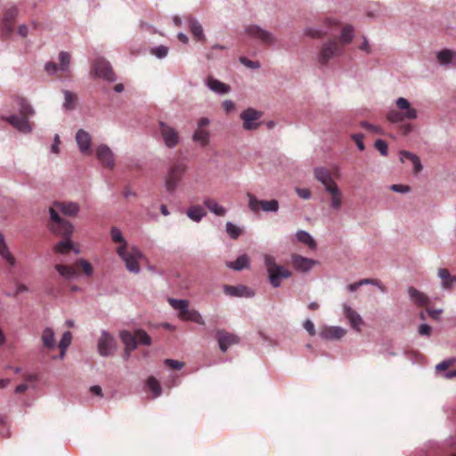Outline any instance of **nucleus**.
Segmentation results:
<instances>
[{
    "instance_id": "obj_1",
    "label": "nucleus",
    "mask_w": 456,
    "mask_h": 456,
    "mask_svg": "<svg viewBox=\"0 0 456 456\" xmlns=\"http://www.w3.org/2000/svg\"><path fill=\"white\" fill-rule=\"evenodd\" d=\"M263 263L265 272H267L268 281L273 288H279L281 285V280L289 278L292 273L284 266L276 263V258L270 254L263 255Z\"/></svg>"
},
{
    "instance_id": "obj_2",
    "label": "nucleus",
    "mask_w": 456,
    "mask_h": 456,
    "mask_svg": "<svg viewBox=\"0 0 456 456\" xmlns=\"http://www.w3.org/2000/svg\"><path fill=\"white\" fill-rule=\"evenodd\" d=\"M346 45L338 43L336 38H329L321 45L315 61L318 64L326 66L332 59L344 54V46Z\"/></svg>"
},
{
    "instance_id": "obj_3",
    "label": "nucleus",
    "mask_w": 456,
    "mask_h": 456,
    "mask_svg": "<svg viewBox=\"0 0 456 456\" xmlns=\"http://www.w3.org/2000/svg\"><path fill=\"white\" fill-rule=\"evenodd\" d=\"M188 167L183 161H176L169 167L166 177H164V188L168 193H174L180 184L181 179L185 175Z\"/></svg>"
},
{
    "instance_id": "obj_4",
    "label": "nucleus",
    "mask_w": 456,
    "mask_h": 456,
    "mask_svg": "<svg viewBox=\"0 0 456 456\" xmlns=\"http://www.w3.org/2000/svg\"><path fill=\"white\" fill-rule=\"evenodd\" d=\"M244 34L248 38L263 45H273L277 42L276 36L273 32L256 24H249L245 27Z\"/></svg>"
},
{
    "instance_id": "obj_5",
    "label": "nucleus",
    "mask_w": 456,
    "mask_h": 456,
    "mask_svg": "<svg viewBox=\"0 0 456 456\" xmlns=\"http://www.w3.org/2000/svg\"><path fill=\"white\" fill-rule=\"evenodd\" d=\"M117 255L121 257L125 262L127 271L131 273L138 274L141 268L138 265V260L143 257L141 251L135 246L130 247V248H125V247L117 248Z\"/></svg>"
},
{
    "instance_id": "obj_6",
    "label": "nucleus",
    "mask_w": 456,
    "mask_h": 456,
    "mask_svg": "<svg viewBox=\"0 0 456 456\" xmlns=\"http://www.w3.org/2000/svg\"><path fill=\"white\" fill-rule=\"evenodd\" d=\"M49 216H51L49 230L57 236L70 238L73 232L72 224L68 220L61 218L53 208H49Z\"/></svg>"
},
{
    "instance_id": "obj_7",
    "label": "nucleus",
    "mask_w": 456,
    "mask_h": 456,
    "mask_svg": "<svg viewBox=\"0 0 456 456\" xmlns=\"http://www.w3.org/2000/svg\"><path fill=\"white\" fill-rule=\"evenodd\" d=\"M248 208L255 214H257L259 210L265 213H276L279 211V201L277 200H257L256 196L248 194Z\"/></svg>"
},
{
    "instance_id": "obj_8",
    "label": "nucleus",
    "mask_w": 456,
    "mask_h": 456,
    "mask_svg": "<svg viewBox=\"0 0 456 456\" xmlns=\"http://www.w3.org/2000/svg\"><path fill=\"white\" fill-rule=\"evenodd\" d=\"M96 350H98L99 355L110 357L117 351V340L106 330H102L101 337L96 342Z\"/></svg>"
},
{
    "instance_id": "obj_9",
    "label": "nucleus",
    "mask_w": 456,
    "mask_h": 456,
    "mask_svg": "<svg viewBox=\"0 0 456 456\" xmlns=\"http://www.w3.org/2000/svg\"><path fill=\"white\" fill-rule=\"evenodd\" d=\"M263 112L256 110L254 108H247L240 113V118L242 121V128L245 131H255L261 126V118Z\"/></svg>"
},
{
    "instance_id": "obj_10",
    "label": "nucleus",
    "mask_w": 456,
    "mask_h": 456,
    "mask_svg": "<svg viewBox=\"0 0 456 456\" xmlns=\"http://www.w3.org/2000/svg\"><path fill=\"white\" fill-rule=\"evenodd\" d=\"M159 133L167 149H174L180 143V134L177 130L163 121L159 122Z\"/></svg>"
},
{
    "instance_id": "obj_11",
    "label": "nucleus",
    "mask_w": 456,
    "mask_h": 456,
    "mask_svg": "<svg viewBox=\"0 0 456 456\" xmlns=\"http://www.w3.org/2000/svg\"><path fill=\"white\" fill-rule=\"evenodd\" d=\"M19 9L18 6L10 4L7 5L4 12V17H2V33L4 37H10L13 32V21L18 17Z\"/></svg>"
},
{
    "instance_id": "obj_12",
    "label": "nucleus",
    "mask_w": 456,
    "mask_h": 456,
    "mask_svg": "<svg viewBox=\"0 0 456 456\" xmlns=\"http://www.w3.org/2000/svg\"><path fill=\"white\" fill-rule=\"evenodd\" d=\"M31 117L18 116L17 114H12L8 117H2V120L9 123L12 128L17 129L21 134H28L31 133L32 126L28 122V118Z\"/></svg>"
},
{
    "instance_id": "obj_13",
    "label": "nucleus",
    "mask_w": 456,
    "mask_h": 456,
    "mask_svg": "<svg viewBox=\"0 0 456 456\" xmlns=\"http://www.w3.org/2000/svg\"><path fill=\"white\" fill-rule=\"evenodd\" d=\"M94 72L95 76L103 78L106 81H115V74L112 72L111 65L102 58H99L94 61Z\"/></svg>"
},
{
    "instance_id": "obj_14",
    "label": "nucleus",
    "mask_w": 456,
    "mask_h": 456,
    "mask_svg": "<svg viewBox=\"0 0 456 456\" xmlns=\"http://www.w3.org/2000/svg\"><path fill=\"white\" fill-rule=\"evenodd\" d=\"M291 265L296 272L306 273L318 265V261L293 254L291 255Z\"/></svg>"
},
{
    "instance_id": "obj_15",
    "label": "nucleus",
    "mask_w": 456,
    "mask_h": 456,
    "mask_svg": "<svg viewBox=\"0 0 456 456\" xmlns=\"http://www.w3.org/2000/svg\"><path fill=\"white\" fill-rule=\"evenodd\" d=\"M75 141H77L80 153L85 156H90L92 154V137L87 131L83 128L78 129L77 135H75Z\"/></svg>"
},
{
    "instance_id": "obj_16",
    "label": "nucleus",
    "mask_w": 456,
    "mask_h": 456,
    "mask_svg": "<svg viewBox=\"0 0 456 456\" xmlns=\"http://www.w3.org/2000/svg\"><path fill=\"white\" fill-rule=\"evenodd\" d=\"M216 341H218L219 350L224 353L231 346L240 343V338L234 333H228L224 330H216Z\"/></svg>"
},
{
    "instance_id": "obj_17",
    "label": "nucleus",
    "mask_w": 456,
    "mask_h": 456,
    "mask_svg": "<svg viewBox=\"0 0 456 456\" xmlns=\"http://www.w3.org/2000/svg\"><path fill=\"white\" fill-rule=\"evenodd\" d=\"M49 209H54L68 217H75L77 216L80 207L73 201H56L53 203V208Z\"/></svg>"
},
{
    "instance_id": "obj_18",
    "label": "nucleus",
    "mask_w": 456,
    "mask_h": 456,
    "mask_svg": "<svg viewBox=\"0 0 456 456\" xmlns=\"http://www.w3.org/2000/svg\"><path fill=\"white\" fill-rule=\"evenodd\" d=\"M96 159H98L99 162H101L102 166L112 169L115 166V161H113V153L111 149L105 145L101 144L96 148Z\"/></svg>"
},
{
    "instance_id": "obj_19",
    "label": "nucleus",
    "mask_w": 456,
    "mask_h": 456,
    "mask_svg": "<svg viewBox=\"0 0 456 456\" xmlns=\"http://www.w3.org/2000/svg\"><path fill=\"white\" fill-rule=\"evenodd\" d=\"M224 293L233 297L250 298L254 297L253 290L244 285H224Z\"/></svg>"
},
{
    "instance_id": "obj_20",
    "label": "nucleus",
    "mask_w": 456,
    "mask_h": 456,
    "mask_svg": "<svg viewBox=\"0 0 456 456\" xmlns=\"http://www.w3.org/2000/svg\"><path fill=\"white\" fill-rule=\"evenodd\" d=\"M314 178L322 184L325 190L339 188L336 182L331 178V174L323 167H318L314 168Z\"/></svg>"
},
{
    "instance_id": "obj_21",
    "label": "nucleus",
    "mask_w": 456,
    "mask_h": 456,
    "mask_svg": "<svg viewBox=\"0 0 456 456\" xmlns=\"http://www.w3.org/2000/svg\"><path fill=\"white\" fill-rule=\"evenodd\" d=\"M323 23H325V26L328 28L331 26L337 25V20L333 18H326ZM326 28L307 27L304 30V35L312 38H322L329 33Z\"/></svg>"
},
{
    "instance_id": "obj_22",
    "label": "nucleus",
    "mask_w": 456,
    "mask_h": 456,
    "mask_svg": "<svg viewBox=\"0 0 456 456\" xmlns=\"http://www.w3.org/2000/svg\"><path fill=\"white\" fill-rule=\"evenodd\" d=\"M346 334L341 326H324L320 330V338L328 341L338 340Z\"/></svg>"
},
{
    "instance_id": "obj_23",
    "label": "nucleus",
    "mask_w": 456,
    "mask_h": 456,
    "mask_svg": "<svg viewBox=\"0 0 456 456\" xmlns=\"http://www.w3.org/2000/svg\"><path fill=\"white\" fill-rule=\"evenodd\" d=\"M205 86L209 91L217 95H225L230 93V86L221 82L219 79L213 77H208L205 79Z\"/></svg>"
},
{
    "instance_id": "obj_24",
    "label": "nucleus",
    "mask_w": 456,
    "mask_h": 456,
    "mask_svg": "<svg viewBox=\"0 0 456 456\" xmlns=\"http://www.w3.org/2000/svg\"><path fill=\"white\" fill-rule=\"evenodd\" d=\"M343 314L348 320L352 329L360 332L361 326L362 325V318H361L360 314L346 304L343 305Z\"/></svg>"
},
{
    "instance_id": "obj_25",
    "label": "nucleus",
    "mask_w": 456,
    "mask_h": 456,
    "mask_svg": "<svg viewBox=\"0 0 456 456\" xmlns=\"http://www.w3.org/2000/svg\"><path fill=\"white\" fill-rule=\"evenodd\" d=\"M0 259L6 262L11 268L16 267V259L5 241L4 235L0 232Z\"/></svg>"
},
{
    "instance_id": "obj_26",
    "label": "nucleus",
    "mask_w": 456,
    "mask_h": 456,
    "mask_svg": "<svg viewBox=\"0 0 456 456\" xmlns=\"http://www.w3.org/2000/svg\"><path fill=\"white\" fill-rule=\"evenodd\" d=\"M395 106L398 110H395L401 113H403L409 119H416L418 118V112L414 108L410 105V102L403 97H398L395 100Z\"/></svg>"
},
{
    "instance_id": "obj_27",
    "label": "nucleus",
    "mask_w": 456,
    "mask_h": 456,
    "mask_svg": "<svg viewBox=\"0 0 456 456\" xmlns=\"http://www.w3.org/2000/svg\"><path fill=\"white\" fill-rule=\"evenodd\" d=\"M203 206H205L211 214L218 217H224L225 214H227V209L213 199L205 198V200H203Z\"/></svg>"
},
{
    "instance_id": "obj_28",
    "label": "nucleus",
    "mask_w": 456,
    "mask_h": 456,
    "mask_svg": "<svg viewBox=\"0 0 456 456\" xmlns=\"http://www.w3.org/2000/svg\"><path fill=\"white\" fill-rule=\"evenodd\" d=\"M407 295H409L410 301L417 305L424 306L428 304V296L413 287H409V289H407Z\"/></svg>"
},
{
    "instance_id": "obj_29",
    "label": "nucleus",
    "mask_w": 456,
    "mask_h": 456,
    "mask_svg": "<svg viewBox=\"0 0 456 456\" xmlns=\"http://www.w3.org/2000/svg\"><path fill=\"white\" fill-rule=\"evenodd\" d=\"M437 276L441 279V288L443 289H450L456 283V276L451 275L445 268L438 269Z\"/></svg>"
},
{
    "instance_id": "obj_30",
    "label": "nucleus",
    "mask_w": 456,
    "mask_h": 456,
    "mask_svg": "<svg viewBox=\"0 0 456 456\" xmlns=\"http://www.w3.org/2000/svg\"><path fill=\"white\" fill-rule=\"evenodd\" d=\"M15 102H17L18 106V116H23V117H31L33 118L35 116V110L32 105L24 98L18 97L17 100H15Z\"/></svg>"
},
{
    "instance_id": "obj_31",
    "label": "nucleus",
    "mask_w": 456,
    "mask_h": 456,
    "mask_svg": "<svg viewBox=\"0 0 456 456\" xmlns=\"http://www.w3.org/2000/svg\"><path fill=\"white\" fill-rule=\"evenodd\" d=\"M325 191L330 195V208L338 211L342 207V192L339 188L325 189Z\"/></svg>"
},
{
    "instance_id": "obj_32",
    "label": "nucleus",
    "mask_w": 456,
    "mask_h": 456,
    "mask_svg": "<svg viewBox=\"0 0 456 456\" xmlns=\"http://www.w3.org/2000/svg\"><path fill=\"white\" fill-rule=\"evenodd\" d=\"M185 215H187V217L194 223H200V221L206 217L207 212L202 206L194 205L187 209Z\"/></svg>"
},
{
    "instance_id": "obj_33",
    "label": "nucleus",
    "mask_w": 456,
    "mask_h": 456,
    "mask_svg": "<svg viewBox=\"0 0 456 456\" xmlns=\"http://www.w3.org/2000/svg\"><path fill=\"white\" fill-rule=\"evenodd\" d=\"M187 21H189V28L190 31H191L192 37H194L195 40H204V32L200 22H199V20L195 19V17L191 16H190L189 19H187Z\"/></svg>"
},
{
    "instance_id": "obj_34",
    "label": "nucleus",
    "mask_w": 456,
    "mask_h": 456,
    "mask_svg": "<svg viewBox=\"0 0 456 456\" xmlns=\"http://www.w3.org/2000/svg\"><path fill=\"white\" fill-rule=\"evenodd\" d=\"M437 61L443 66H456V53L450 50L437 53Z\"/></svg>"
},
{
    "instance_id": "obj_35",
    "label": "nucleus",
    "mask_w": 456,
    "mask_h": 456,
    "mask_svg": "<svg viewBox=\"0 0 456 456\" xmlns=\"http://www.w3.org/2000/svg\"><path fill=\"white\" fill-rule=\"evenodd\" d=\"M53 250L56 254H66L70 250H73L75 254L80 253L77 248H73V243L72 240H70V238H64V240L57 242V244L54 245Z\"/></svg>"
},
{
    "instance_id": "obj_36",
    "label": "nucleus",
    "mask_w": 456,
    "mask_h": 456,
    "mask_svg": "<svg viewBox=\"0 0 456 456\" xmlns=\"http://www.w3.org/2000/svg\"><path fill=\"white\" fill-rule=\"evenodd\" d=\"M250 265V259L247 255H240L236 260L226 263V266L233 271H241L248 269Z\"/></svg>"
},
{
    "instance_id": "obj_37",
    "label": "nucleus",
    "mask_w": 456,
    "mask_h": 456,
    "mask_svg": "<svg viewBox=\"0 0 456 456\" xmlns=\"http://www.w3.org/2000/svg\"><path fill=\"white\" fill-rule=\"evenodd\" d=\"M62 95H64V102H62V110L66 111H72L76 109V103L77 102V96L76 94L69 91L62 90Z\"/></svg>"
},
{
    "instance_id": "obj_38",
    "label": "nucleus",
    "mask_w": 456,
    "mask_h": 456,
    "mask_svg": "<svg viewBox=\"0 0 456 456\" xmlns=\"http://www.w3.org/2000/svg\"><path fill=\"white\" fill-rule=\"evenodd\" d=\"M54 270H56V272L59 273V275L66 281H71L77 276V273H76L73 267L67 265L56 264L54 265Z\"/></svg>"
},
{
    "instance_id": "obj_39",
    "label": "nucleus",
    "mask_w": 456,
    "mask_h": 456,
    "mask_svg": "<svg viewBox=\"0 0 456 456\" xmlns=\"http://www.w3.org/2000/svg\"><path fill=\"white\" fill-rule=\"evenodd\" d=\"M41 340H43L45 347L49 350H53L55 348L54 330L51 327L44 329Z\"/></svg>"
},
{
    "instance_id": "obj_40",
    "label": "nucleus",
    "mask_w": 456,
    "mask_h": 456,
    "mask_svg": "<svg viewBox=\"0 0 456 456\" xmlns=\"http://www.w3.org/2000/svg\"><path fill=\"white\" fill-rule=\"evenodd\" d=\"M192 142L198 143L200 147H206L209 142L208 130L195 128L194 134H192Z\"/></svg>"
},
{
    "instance_id": "obj_41",
    "label": "nucleus",
    "mask_w": 456,
    "mask_h": 456,
    "mask_svg": "<svg viewBox=\"0 0 456 456\" xmlns=\"http://www.w3.org/2000/svg\"><path fill=\"white\" fill-rule=\"evenodd\" d=\"M353 38H354V28L347 24L341 29L340 37L336 40L343 45H347L352 43Z\"/></svg>"
},
{
    "instance_id": "obj_42",
    "label": "nucleus",
    "mask_w": 456,
    "mask_h": 456,
    "mask_svg": "<svg viewBox=\"0 0 456 456\" xmlns=\"http://www.w3.org/2000/svg\"><path fill=\"white\" fill-rule=\"evenodd\" d=\"M295 238H297V241L305 244L309 247L310 249H316V242L310 235V233L305 230H299L295 233Z\"/></svg>"
},
{
    "instance_id": "obj_43",
    "label": "nucleus",
    "mask_w": 456,
    "mask_h": 456,
    "mask_svg": "<svg viewBox=\"0 0 456 456\" xmlns=\"http://www.w3.org/2000/svg\"><path fill=\"white\" fill-rule=\"evenodd\" d=\"M119 338H121L122 343H124L125 349L135 350L138 342L131 332L126 330H122L119 332Z\"/></svg>"
},
{
    "instance_id": "obj_44",
    "label": "nucleus",
    "mask_w": 456,
    "mask_h": 456,
    "mask_svg": "<svg viewBox=\"0 0 456 456\" xmlns=\"http://www.w3.org/2000/svg\"><path fill=\"white\" fill-rule=\"evenodd\" d=\"M177 317H179V319L182 321L193 322L199 325L204 324L203 317L201 316L200 313L195 309H191V311L184 314H177Z\"/></svg>"
},
{
    "instance_id": "obj_45",
    "label": "nucleus",
    "mask_w": 456,
    "mask_h": 456,
    "mask_svg": "<svg viewBox=\"0 0 456 456\" xmlns=\"http://www.w3.org/2000/svg\"><path fill=\"white\" fill-rule=\"evenodd\" d=\"M168 304L171 305L172 309L179 312V314H184L191 311V309L188 308V301L185 299H175L169 297Z\"/></svg>"
},
{
    "instance_id": "obj_46",
    "label": "nucleus",
    "mask_w": 456,
    "mask_h": 456,
    "mask_svg": "<svg viewBox=\"0 0 456 456\" xmlns=\"http://www.w3.org/2000/svg\"><path fill=\"white\" fill-rule=\"evenodd\" d=\"M386 118H387V121L392 124H400L403 121L411 120L407 118V117L404 116L403 113H401L395 110H390L387 111V115H386Z\"/></svg>"
},
{
    "instance_id": "obj_47",
    "label": "nucleus",
    "mask_w": 456,
    "mask_h": 456,
    "mask_svg": "<svg viewBox=\"0 0 456 456\" xmlns=\"http://www.w3.org/2000/svg\"><path fill=\"white\" fill-rule=\"evenodd\" d=\"M110 236L112 242L119 243V247H125V248H130L127 246V242L122 235V232H120L119 228L117 226H112L110 230Z\"/></svg>"
},
{
    "instance_id": "obj_48",
    "label": "nucleus",
    "mask_w": 456,
    "mask_h": 456,
    "mask_svg": "<svg viewBox=\"0 0 456 456\" xmlns=\"http://www.w3.org/2000/svg\"><path fill=\"white\" fill-rule=\"evenodd\" d=\"M146 387L153 395V398H157L161 395V387H159V381L154 377L148 378V381H146Z\"/></svg>"
},
{
    "instance_id": "obj_49",
    "label": "nucleus",
    "mask_w": 456,
    "mask_h": 456,
    "mask_svg": "<svg viewBox=\"0 0 456 456\" xmlns=\"http://www.w3.org/2000/svg\"><path fill=\"white\" fill-rule=\"evenodd\" d=\"M69 64H70V55L68 52H60L59 53V69L62 73L69 71Z\"/></svg>"
},
{
    "instance_id": "obj_50",
    "label": "nucleus",
    "mask_w": 456,
    "mask_h": 456,
    "mask_svg": "<svg viewBox=\"0 0 456 456\" xmlns=\"http://www.w3.org/2000/svg\"><path fill=\"white\" fill-rule=\"evenodd\" d=\"M150 53L154 57L159 60H164L165 58H167V53H169V48H167L164 45H160L158 46L151 47Z\"/></svg>"
},
{
    "instance_id": "obj_51",
    "label": "nucleus",
    "mask_w": 456,
    "mask_h": 456,
    "mask_svg": "<svg viewBox=\"0 0 456 456\" xmlns=\"http://www.w3.org/2000/svg\"><path fill=\"white\" fill-rule=\"evenodd\" d=\"M224 231H226V233H228L229 238H231L232 240H236L240 235V226L231 222H226V224H224Z\"/></svg>"
},
{
    "instance_id": "obj_52",
    "label": "nucleus",
    "mask_w": 456,
    "mask_h": 456,
    "mask_svg": "<svg viewBox=\"0 0 456 456\" xmlns=\"http://www.w3.org/2000/svg\"><path fill=\"white\" fill-rule=\"evenodd\" d=\"M133 336H134L135 340L142 346H150L151 345V337L142 330H135L134 335Z\"/></svg>"
},
{
    "instance_id": "obj_53",
    "label": "nucleus",
    "mask_w": 456,
    "mask_h": 456,
    "mask_svg": "<svg viewBox=\"0 0 456 456\" xmlns=\"http://www.w3.org/2000/svg\"><path fill=\"white\" fill-rule=\"evenodd\" d=\"M72 343V333L66 331L62 333L61 339L59 342V349H67Z\"/></svg>"
},
{
    "instance_id": "obj_54",
    "label": "nucleus",
    "mask_w": 456,
    "mask_h": 456,
    "mask_svg": "<svg viewBox=\"0 0 456 456\" xmlns=\"http://www.w3.org/2000/svg\"><path fill=\"white\" fill-rule=\"evenodd\" d=\"M360 126L367 131H370V133L373 134H383V130L379 126L372 125L367 121L360 122Z\"/></svg>"
},
{
    "instance_id": "obj_55",
    "label": "nucleus",
    "mask_w": 456,
    "mask_h": 456,
    "mask_svg": "<svg viewBox=\"0 0 456 456\" xmlns=\"http://www.w3.org/2000/svg\"><path fill=\"white\" fill-rule=\"evenodd\" d=\"M356 283H358L359 285H362V286H364V285L376 286V287H378V289H380V291L384 292L383 285H381L380 281L374 280V279L364 278L362 280L356 281Z\"/></svg>"
},
{
    "instance_id": "obj_56",
    "label": "nucleus",
    "mask_w": 456,
    "mask_h": 456,
    "mask_svg": "<svg viewBox=\"0 0 456 456\" xmlns=\"http://www.w3.org/2000/svg\"><path fill=\"white\" fill-rule=\"evenodd\" d=\"M374 147L376 151L380 152V155L387 156V142L383 139H378L375 141Z\"/></svg>"
},
{
    "instance_id": "obj_57",
    "label": "nucleus",
    "mask_w": 456,
    "mask_h": 456,
    "mask_svg": "<svg viewBox=\"0 0 456 456\" xmlns=\"http://www.w3.org/2000/svg\"><path fill=\"white\" fill-rule=\"evenodd\" d=\"M239 61H240V63H241L242 65H244L245 67H247L250 69H258V68H259L258 61H252L244 57H240Z\"/></svg>"
},
{
    "instance_id": "obj_58",
    "label": "nucleus",
    "mask_w": 456,
    "mask_h": 456,
    "mask_svg": "<svg viewBox=\"0 0 456 456\" xmlns=\"http://www.w3.org/2000/svg\"><path fill=\"white\" fill-rule=\"evenodd\" d=\"M351 138L354 140V143H356V147L359 149V151H362L365 149V146H363L362 142V134H352Z\"/></svg>"
},
{
    "instance_id": "obj_59",
    "label": "nucleus",
    "mask_w": 456,
    "mask_h": 456,
    "mask_svg": "<svg viewBox=\"0 0 456 456\" xmlns=\"http://www.w3.org/2000/svg\"><path fill=\"white\" fill-rule=\"evenodd\" d=\"M295 192H297V197H300L305 200H309L311 197L310 190L307 188L297 187L295 188Z\"/></svg>"
},
{
    "instance_id": "obj_60",
    "label": "nucleus",
    "mask_w": 456,
    "mask_h": 456,
    "mask_svg": "<svg viewBox=\"0 0 456 456\" xmlns=\"http://www.w3.org/2000/svg\"><path fill=\"white\" fill-rule=\"evenodd\" d=\"M399 159L403 162L404 159H409L410 161L419 160V158L411 152L402 151L401 153H399Z\"/></svg>"
},
{
    "instance_id": "obj_61",
    "label": "nucleus",
    "mask_w": 456,
    "mask_h": 456,
    "mask_svg": "<svg viewBox=\"0 0 456 456\" xmlns=\"http://www.w3.org/2000/svg\"><path fill=\"white\" fill-rule=\"evenodd\" d=\"M44 69H45V71H46V73H48V75H53L57 71H60V69H58L57 63H55L53 61L46 62L45 66H44Z\"/></svg>"
},
{
    "instance_id": "obj_62",
    "label": "nucleus",
    "mask_w": 456,
    "mask_h": 456,
    "mask_svg": "<svg viewBox=\"0 0 456 456\" xmlns=\"http://www.w3.org/2000/svg\"><path fill=\"white\" fill-rule=\"evenodd\" d=\"M390 190L395 193H408L410 187H408V185L393 184L390 186Z\"/></svg>"
},
{
    "instance_id": "obj_63",
    "label": "nucleus",
    "mask_w": 456,
    "mask_h": 456,
    "mask_svg": "<svg viewBox=\"0 0 456 456\" xmlns=\"http://www.w3.org/2000/svg\"><path fill=\"white\" fill-rule=\"evenodd\" d=\"M80 266H82L83 271H85L86 275L92 276V266L86 259H80L77 261Z\"/></svg>"
},
{
    "instance_id": "obj_64",
    "label": "nucleus",
    "mask_w": 456,
    "mask_h": 456,
    "mask_svg": "<svg viewBox=\"0 0 456 456\" xmlns=\"http://www.w3.org/2000/svg\"><path fill=\"white\" fill-rule=\"evenodd\" d=\"M164 363H166V365L171 367V369H175V370H180L183 366V362L176 361L175 359H166V361H164Z\"/></svg>"
}]
</instances>
